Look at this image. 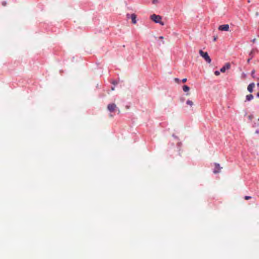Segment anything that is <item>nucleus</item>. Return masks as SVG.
Here are the masks:
<instances>
[{
	"instance_id": "obj_24",
	"label": "nucleus",
	"mask_w": 259,
	"mask_h": 259,
	"mask_svg": "<svg viewBox=\"0 0 259 259\" xmlns=\"http://www.w3.org/2000/svg\"><path fill=\"white\" fill-rule=\"evenodd\" d=\"M216 39H217V38H216V37H214L213 40H214V41H215V40H216Z\"/></svg>"
},
{
	"instance_id": "obj_6",
	"label": "nucleus",
	"mask_w": 259,
	"mask_h": 259,
	"mask_svg": "<svg viewBox=\"0 0 259 259\" xmlns=\"http://www.w3.org/2000/svg\"><path fill=\"white\" fill-rule=\"evenodd\" d=\"M214 165H215V168L213 171V173L217 174V173L220 172V170L222 168V167L220 166V164L219 163H215L214 164Z\"/></svg>"
},
{
	"instance_id": "obj_18",
	"label": "nucleus",
	"mask_w": 259,
	"mask_h": 259,
	"mask_svg": "<svg viewBox=\"0 0 259 259\" xmlns=\"http://www.w3.org/2000/svg\"><path fill=\"white\" fill-rule=\"evenodd\" d=\"M159 39H163L164 38V37H163V36H160V37H159Z\"/></svg>"
},
{
	"instance_id": "obj_13",
	"label": "nucleus",
	"mask_w": 259,
	"mask_h": 259,
	"mask_svg": "<svg viewBox=\"0 0 259 259\" xmlns=\"http://www.w3.org/2000/svg\"><path fill=\"white\" fill-rule=\"evenodd\" d=\"M214 74L215 75H219L220 74V72L219 71H215L214 72Z\"/></svg>"
},
{
	"instance_id": "obj_1",
	"label": "nucleus",
	"mask_w": 259,
	"mask_h": 259,
	"mask_svg": "<svg viewBox=\"0 0 259 259\" xmlns=\"http://www.w3.org/2000/svg\"><path fill=\"white\" fill-rule=\"evenodd\" d=\"M150 19L156 23H159L162 26L164 25V23L162 21V17L160 15L152 14L150 16Z\"/></svg>"
},
{
	"instance_id": "obj_17",
	"label": "nucleus",
	"mask_w": 259,
	"mask_h": 259,
	"mask_svg": "<svg viewBox=\"0 0 259 259\" xmlns=\"http://www.w3.org/2000/svg\"><path fill=\"white\" fill-rule=\"evenodd\" d=\"M175 81H177V82H179V79L178 78H176L175 79Z\"/></svg>"
},
{
	"instance_id": "obj_10",
	"label": "nucleus",
	"mask_w": 259,
	"mask_h": 259,
	"mask_svg": "<svg viewBox=\"0 0 259 259\" xmlns=\"http://www.w3.org/2000/svg\"><path fill=\"white\" fill-rule=\"evenodd\" d=\"M183 90L185 92H187L189 91L190 88L188 86L185 85L183 87Z\"/></svg>"
},
{
	"instance_id": "obj_2",
	"label": "nucleus",
	"mask_w": 259,
	"mask_h": 259,
	"mask_svg": "<svg viewBox=\"0 0 259 259\" xmlns=\"http://www.w3.org/2000/svg\"><path fill=\"white\" fill-rule=\"evenodd\" d=\"M199 53L200 56L204 58L206 62L208 63H211V60L207 52H204L202 50H200Z\"/></svg>"
},
{
	"instance_id": "obj_15",
	"label": "nucleus",
	"mask_w": 259,
	"mask_h": 259,
	"mask_svg": "<svg viewBox=\"0 0 259 259\" xmlns=\"http://www.w3.org/2000/svg\"><path fill=\"white\" fill-rule=\"evenodd\" d=\"M126 18L127 19L131 18V15L130 14H126Z\"/></svg>"
},
{
	"instance_id": "obj_5",
	"label": "nucleus",
	"mask_w": 259,
	"mask_h": 259,
	"mask_svg": "<svg viewBox=\"0 0 259 259\" xmlns=\"http://www.w3.org/2000/svg\"><path fill=\"white\" fill-rule=\"evenodd\" d=\"M230 64L229 63H226L223 67H222L221 69H220V71L222 72H225L226 70H228L230 68Z\"/></svg>"
},
{
	"instance_id": "obj_16",
	"label": "nucleus",
	"mask_w": 259,
	"mask_h": 259,
	"mask_svg": "<svg viewBox=\"0 0 259 259\" xmlns=\"http://www.w3.org/2000/svg\"><path fill=\"white\" fill-rule=\"evenodd\" d=\"M186 81H187V78H183L182 79V82H184V83L186 82Z\"/></svg>"
},
{
	"instance_id": "obj_4",
	"label": "nucleus",
	"mask_w": 259,
	"mask_h": 259,
	"mask_svg": "<svg viewBox=\"0 0 259 259\" xmlns=\"http://www.w3.org/2000/svg\"><path fill=\"white\" fill-rule=\"evenodd\" d=\"M219 30L221 31H229V26L228 24H224L220 25L219 27Z\"/></svg>"
},
{
	"instance_id": "obj_19",
	"label": "nucleus",
	"mask_w": 259,
	"mask_h": 259,
	"mask_svg": "<svg viewBox=\"0 0 259 259\" xmlns=\"http://www.w3.org/2000/svg\"><path fill=\"white\" fill-rule=\"evenodd\" d=\"M254 72H255V71H254V70H253V71H252V72H251V74H253L254 73Z\"/></svg>"
},
{
	"instance_id": "obj_11",
	"label": "nucleus",
	"mask_w": 259,
	"mask_h": 259,
	"mask_svg": "<svg viewBox=\"0 0 259 259\" xmlns=\"http://www.w3.org/2000/svg\"><path fill=\"white\" fill-rule=\"evenodd\" d=\"M186 104L190 106H192L193 105V102L189 100L186 102Z\"/></svg>"
},
{
	"instance_id": "obj_26",
	"label": "nucleus",
	"mask_w": 259,
	"mask_h": 259,
	"mask_svg": "<svg viewBox=\"0 0 259 259\" xmlns=\"http://www.w3.org/2000/svg\"><path fill=\"white\" fill-rule=\"evenodd\" d=\"M258 80H259V78L258 79Z\"/></svg>"
},
{
	"instance_id": "obj_21",
	"label": "nucleus",
	"mask_w": 259,
	"mask_h": 259,
	"mask_svg": "<svg viewBox=\"0 0 259 259\" xmlns=\"http://www.w3.org/2000/svg\"><path fill=\"white\" fill-rule=\"evenodd\" d=\"M109 116H110V117H111V118H112V117H113V115H112V114H110Z\"/></svg>"
},
{
	"instance_id": "obj_20",
	"label": "nucleus",
	"mask_w": 259,
	"mask_h": 259,
	"mask_svg": "<svg viewBox=\"0 0 259 259\" xmlns=\"http://www.w3.org/2000/svg\"><path fill=\"white\" fill-rule=\"evenodd\" d=\"M256 40V39L255 38H254L253 40H252V42H254Z\"/></svg>"
},
{
	"instance_id": "obj_25",
	"label": "nucleus",
	"mask_w": 259,
	"mask_h": 259,
	"mask_svg": "<svg viewBox=\"0 0 259 259\" xmlns=\"http://www.w3.org/2000/svg\"><path fill=\"white\" fill-rule=\"evenodd\" d=\"M257 86L258 87H259V82H258V83H257Z\"/></svg>"
},
{
	"instance_id": "obj_9",
	"label": "nucleus",
	"mask_w": 259,
	"mask_h": 259,
	"mask_svg": "<svg viewBox=\"0 0 259 259\" xmlns=\"http://www.w3.org/2000/svg\"><path fill=\"white\" fill-rule=\"evenodd\" d=\"M253 99V96L251 94H249L246 96L245 101H250Z\"/></svg>"
},
{
	"instance_id": "obj_12",
	"label": "nucleus",
	"mask_w": 259,
	"mask_h": 259,
	"mask_svg": "<svg viewBox=\"0 0 259 259\" xmlns=\"http://www.w3.org/2000/svg\"><path fill=\"white\" fill-rule=\"evenodd\" d=\"M251 197L250 196H245L244 199L245 200H247L251 199Z\"/></svg>"
},
{
	"instance_id": "obj_7",
	"label": "nucleus",
	"mask_w": 259,
	"mask_h": 259,
	"mask_svg": "<svg viewBox=\"0 0 259 259\" xmlns=\"http://www.w3.org/2000/svg\"><path fill=\"white\" fill-rule=\"evenodd\" d=\"M137 16L135 14H132L131 15V19H132V22L133 24H135L137 23Z\"/></svg>"
},
{
	"instance_id": "obj_8",
	"label": "nucleus",
	"mask_w": 259,
	"mask_h": 259,
	"mask_svg": "<svg viewBox=\"0 0 259 259\" xmlns=\"http://www.w3.org/2000/svg\"><path fill=\"white\" fill-rule=\"evenodd\" d=\"M255 86V84L254 83H250L247 87V90L250 92L252 93L253 92V89Z\"/></svg>"
},
{
	"instance_id": "obj_23",
	"label": "nucleus",
	"mask_w": 259,
	"mask_h": 259,
	"mask_svg": "<svg viewBox=\"0 0 259 259\" xmlns=\"http://www.w3.org/2000/svg\"><path fill=\"white\" fill-rule=\"evenodd\" d=\"M250 59H248L247 60V62H248V63H249V61H250Z\"/></svg>"
},
{
	"instance_id": "obj_14",
	"label": "nucleus",
	"mask_w": 259,
	"mask_h": 259,
	"mask_svg": "<svg viewBox=\"0 0 259 259\" xmlns=\"http://www.w3.org/2000/svg\"><path fill=\"white\" fill-rule=\"evenodd\" d=\"M152 3L154 4H157L158 2V0H152Z\"/></svg>"
},
{
	"instance_id": "obj_3",
	"label": "nucleus",
	"mask_w": 259,
	"mask_h": 259,
	"mask_svg": "<svg viewBox=\"0 0 259 259\" xmlns=\"http://www.w3.org/2000/svg\"><path fill=\"white\" fill-rule=\"evenodd\" d=\"M116 108H117V106H116V104H115L114 103L109 104L107 106V109L110 112H114L116 110Z\"/></svg>"
},
{
	"instance_id": "obj_22",
	"label": "nucleus",
	"mask_w": 259,
	"mask_h": 259,
	"mask_svg": "<svg viewBox=\"0 0 259 259\" xmlns=\"http://www.w3.org/2000/svg\"><path fill=\"white\" fill-rule=\"evenodd\" d=\"M257 97L259 98V92L257 93L256 95Z\"/></svg>"
}]
</instances>
